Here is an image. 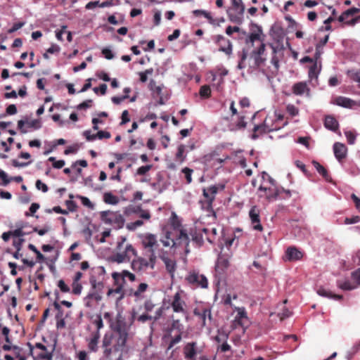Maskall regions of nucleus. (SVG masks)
<instances>
[{
	"mask_svg": "<svg viewBox=\"0 0 360 360\" xmlns=\"http://www.w3.org/2000/svg\"><path fill=\"white\" fill-rule=\"evenodd\" d=\"M165 248H176L181 245H188L189 238L185 230L164 229L160 239Z\"/></svg>",
	"mask_w": 360,
	"mask_h": 360,
	"instance_id": "nucleus-1",
	"label": "nucleus"
},
{
	"mask_svg": "<svg viewBox=\"0 0 360 360\" xmlns=\"http://www.w3.org/2000/svg\"><path fill=\"white\" fill-rule=\"evenodd\" d=\"M126 241L125 237H120L117 243L116 249L119 251L116 254L113 255L111 257L112 262L117 264L129 262L132 256H137L138 252L130 243L125 245L124 250L122 251V248Z\"/></svg>",
	"mask_w": 360,
	"mask_h": 360,
	"instance_id": "nucleus-2",
	"label": "nucleus"
},
{
	"mask_svg": "<svg viewBox=\"0 0 360 360\" xmlns=\"http://www.w3.org/2000/svg\"><path fill=\"white\" fill-rule=\"evenodd\" d=\"M139 238L143 248L146 252H148V255H151L153 253L154 255H158V252L163 250L159 248V243L156 235L150 233H142L139 235Z\"/></svg>",
	"mask_w": 360,
	"mask_h": 360,
	"instance_id": "nucleus-3",
	"label": "nucleus"
},
{
	"mask_svg": "<svg viewBox=\"0 0 360 360\" xmlns=\"http://www.w3.org/2000/svg\"><path fill=\"white\" fill-rule=\"evenodd\" d=\"M145 255L148 257V259L137 257L131 261V267L133 271L140 272L148 268L151 269L155 268L158 256L154 255L153 253L151 255H148L147 253H146Z\"/></svg>",
	"mask_w": 360,
	"mask_h": 360,
	"instance_id": "nucleus-4",
	"label": "nucleus"
},
{
	"mask_svg": "<svg viewBox=\"0 0 360 360\" xmlns=\"http://www.w3.org/2000/svg\"><path fill=\"white\" fill-rule=\"evenodd\" d=\"M244 4H238L236 0H231V6L226 10L229 20L233 23L241 25L244 20Z\"/></svg>",
	"mask_w": 360,
	"mask_h": 360,
	"instance_id": "nucleus-5",
	"label": "nucleus"
},
{
	"mask_svg": "<svg viewBox=\"0 0 360 360\" xmlns=\"http://www.w3.org/2000/svg\"><path fill=\"white\" fill-rule=\"evenodd\" d=\"M218 188L217 186L213 185L207 188L202 189V194L206 198V200L205 202L202 203V207L207 212H212L213 214H214V212L212 209V203L215 199L216 194L218 192Z\"/></svg>",
	"mask_w": 360,
	"mask_h": 360,
	"instance_id": "nucleus-6",
	"label": "nucleus"
},
{
	"mask_svg": "<svg viewBox=\"0 0 360 360\" xmlns=\"http://www.w3.org/2000/svg\"><path fill=\"white\" fill-rule=\"evenodd\" d=\"M169 304L174 313L181 314L183 316H187L186 304L181 297V292H176L169 300Z\"/></svg>",
	"mask_w": 360,
	"mask_h": 360,
	"instance_id": "nucleus-7",
	"label": "nucleus"
},
{
	"mask_svg": "<svg viewBox=\"0 0 360 360\" xmlns=\"http://www.w3.org/2000/svg\"><path fill=\"white\" fill-rule=\"evenodd\" d=\"M101 219L105 224L115 225L119 228L122 227L124 223V219L121 214L110 211L101 212Z\"/></svg>",
	"mask_w": 360,
	"mask_h": 360,
	"instance_id": "nucleus-8",
	"label": "nucleus"
},
{
	"mask_svg": "<svg viewBox=\"0 0 360 360\" xmlns=\"http://www.w3.org/2000/svg\"><path fill=\"white\" fill-rule=\"evenodd\" d=\"M186 280L188 283L202 288H207L208 286V281L206 276L195 271L189 272L186 277Z\"/></svg>",
	"mask_w": 360,
	"mask_h": 360,
	"instance_id": "nucleus-9",
	"label": "nucleus"
},
{
	"mask_svg": "<svg viewBox=\"0 0 360 360\" xmlns=\"http://www.w3.org/2000/svg\"><path fill=\"white\" fill-rule=\"evenodd\" d=\"M214 41L219 46V51L227 56H231L233 52V45L231 41L222 35L214 37Z\"/></svg>",
	"mask_w": 360,
	"mask_h": 360,
	"instance_id": "nucleus-10",
	"label": "nucleus"
},
{
	"mask_svg": "<svg viewBox=\"0 0 360 360\" xmlns=\"http://www.w3.org/2000/svg\"><path fill=\"white\" fill-rule=\"evenodd\" d=\"M111 328L115 333H129L131 326L129 323L126 321L125 318L120 313H119L116 316L115 324L111 326Z\"/></svg>",
	"mask_w": 360,
	"mask_h": 360,
	"instance_id": "nucleus-11",
	"label": "nucleus"
},
{
	"mask_svg": "<svg viewBox=\"0 0 360 360\" xmlns=\"http://www.w3.org/2000/svg\"><path fill=\"white\" fill-rule=\"evenodd\" d=\"M249 217L252 229L255 231H262L263 227L260 222V210L258 207L255 205L251 207L249 211Z\"/></svg>",
	"mask_w": 360,
	"mask_h": 360,
	"instance_id": "nucleus-12",
	"label": "nucleus"
},
{
	"mask_svg": "<svg viewBox=\"0 0 360 360\" xmlns=\"http://www.w3.org/2000/svg\"><path fill=\"white\" fill-rule=\"evenodd\" d=\"M158 257L164 262L168 273L172 276V277H173L176 269V261L173 259L169 258L167 256V252H165V250H160V252H158Z\"/></svg>",
	"mask_w": 360,
	"mask_h": 360,
	"instance_id": "nucleus-13",
	"label": "nucleus"
},
{
	"mask_svg": "<svg viewBox=\"0 0 360 360\" xmlns=\"http://www.w3.org/2000/svg\"><path fill=\"white\" fill-rule=\"evenodd\" d=\"M277 130L276 127H274L272 124L269 122V118H266L262 124L255 125L253 131L254 134L252 135V139L255 140L259 137V135L256 133L259 131L260 134H264Z\"/></svg>",
	"mask_w": 360,
	"mask_h": 360,
	"instance_id": "nucleus-14",
	"label": "nucleus"
},
{
	"mask_svg": "<svg viewBox=\"0 0 360 360\" xmlns=\"http://www.w3.org/2000/svg\"><path fill=\"white\" fill-rule=\"evenodd\" d=\"M259 191H264L266 193V198L269 200L276 199L277 197L280 195V190L276 186V183L274 185L269 184L267 185L262 184L259 188Z\"/></svg>",
	"mask_w": 360,
	"mask_h": 360,
	"instance_id": "nucleus-15",
	"label": "nucleus"
},
{
	"mask_svg": "<svg viewBox=\"0 0 360 360\" xmlns=\"http://www.w3.org/2000/svg\"><path fill=\"white\" fill-rule=\"evenodd\" d=\"M285 256V260L289 262H295L300 260L303 257L304 253L299 250L297 248L290 246L286 249Z\"/></svg>",
	"mask_w": 360,
	"mask_h": 360,
	"instance_id": "nucleus-16",
	"label": "nucleus"
},
{
	"mask_svg": "<svg viewBox=\"0 0 360 360\" xmlns=\"http://www.w3.org/2000/svg\"><path fill=\"white\" fill-rule=\"evenodd\" d=\"M333 149L335 158L339 162H341L347 154L346 146L342 143L336 142L333 144Z\"/></svg>",
	"mask_w": 360,
	"mask_h": 360,
	"instance_id": "nucleus-17",
	"label": "nucleus"
},
{
	"mask_svg": "<svg viewBox=\"0 0 360 360\" xmlns=\"http://www.w3.org/2000/svg\"><path fill=\"white\" fill-rule=\"evenodd\" d=\"M229 265L228 255L219 254L215 264V271L219 274H223Z\"/></svg>",
	"mask_w": 360,
	"mask_h": 360,
	"instance_id": "nucleus-18",
	"label": "nucleus"
},
{
	"mask_svg": "<svg viewBox=\"0 0 360 360\" xmlns=\"http://www.w3.org/2000/svg\"><path fill=\"white\" fill-rule=\"evenodd\" d=\"M115 342L113 345L115 351H123L129 337V333H115Z\"/></svg>",
	"mask_w": 360,
	"mask_h": 360,
	"instance_id": "nucleus-19",
	"label": "nucleus"
},
{
	"mask_svg": "<svg viewBox=\"0 0 360 360\" xmlns=\"http://www.w3.org/2000/svg\"><path fill=\"white\" fill-rule=\"evenodd\" d=\"M333 103L343 108L350 109L354 108L357 105V103L355 101L344 96L336 97L333 101Z\"/></svg>",
	"mask_w": 360,
	"mask_h": 360,
	"instance_id": "nucleus-20",
	"label": "nucleus"
},
{
	"mask_svg": "<svg viewBox=\"0 0 360 360\" xmlns=\"http://www.w3.org/2000/svg\"><path fill=\"white\" fill-rule=\"evenodd\" d=\"M196 342H192L187 343L184 348V357L186 359L193 360L195 359L196 356Z\"/></svg>",
	"mask_w": 360,
	"mask_h": 360,
	"instance_id": "nucleus-21",
	"label": "nucleus"
},
{
	"mask_svg": "<svg viewBox=\"0 0 360 360\" xmlns=\"http://www.w3.org/2000/svg\"><path fill=\"white\" fill-rule=\"evenodd\" d=\"M252 27H255L256 30H253L252 29V32L248 35V38L246 39V42H250L252 44H254V42L257 40L259 41H263V39H261V34H262V27L257 24H252Z\"/></svg>",
	"mask_w": 360,
	"mask_h": 360,
	"instance_id": "nucleus-22",
	"label": "nucleus"
},
{
	"mask_svg": "<svg viewBox=\"0 0 360 360\" xmlns=\"http://www.w3.org/2000/svg\"><path fill=\"white\" fill-rule=\"evenodd\" d=\"M100 332L95 331L92 333L91 338L87 340L88 348L90 352H96L98 349V343L100 339Z\"/></svg>",
	"mask_w": 360,
	"mask_h": 360,
	"instance_id": "nucleus-23",
	"label": "nucleus"
},
{
	"mask_svg": "<svg viewBox=\"0 0 360 360\" xmlns=\"http://www.w3.org/2000/svg\"><path fill=\"white\" fill-rule=\"evenodd\" d=\"M102 291L98 290H90L89 292L87 294V295L84 297V300L85 302V305L87 307H91L92 305L90 303L91 300H94L96 302H99L102 299L101 296Z\"/></svg>",
	"mask_w": 360,
	"mask_h": 360,
	"instance_id": "nucleus-24",
	"label": "nucleus"
},
{
	"mask_svg": "<svg viewBox=\"0 0 360 360\" xmlns=\"http://www.w3.org/2000/svg\"><path fill=\"white\" fill-rule=\"evenodd\" d=\"M194 314L195 316H198L200 318V319L202 321V326H205L206 325L207 317L210 320L212 319L211 310L209 308H204L202 309V311L195 309Z\"/></svg>",
	"mask_w": 360,
	"mask_h": 360,
	"instance_id": "nucleus-25",
	"label": "nucleus"
},
{
	"mask_svg": "<svg viewBox=\"0 0 360 360\" xmlns=\"http://www.w3.org/2000/svg\"><path fill=\"white\" fill-rule=\"evenodd\" d=\"M324 126L330 131H336L338 129L339 123L334 117L328 115L325 118Z\"/></svg>",
	"mask_w": 360,
	"mask_h": 360,
	"instance_id": "nucleus-26",
	"label": "nucleus"
},
{
	"mask_svg": "<svg viewBox=\"0 0 360 360\" xmlns=\"http://www.w3.org/2000/svg\"><path fill=\"white\" fill-rule=\"evenodd\" d=\"M246 122L245 121V116L241 115L238 117L236 123H231L229 124V129L230 131H238L243 129L246 127Z\"/></svg>",
	"mask_w": 360,
	"mask_h": 360,
	"instance_id": "nucleus-27",
	"label": "nucleus"
},
{
	"mask_svg": "<svg viewBox=\"0 0 360 360\" xmlns=\"http://www.w3.org/2000/svg\"><path fill=\"white\" fill-rule=\"evenodd\" d=\"M309 89L307 87V85L305 82H297L292 86V92L297 96H302L305 92L309 93Z\"/></svg>",
	"mask_w": 360,
	"mask_h": 360,
	"instance_id": "nucleus-28",
	"label": "nucleus"
},
{
	"mask_svg": "<svg viewBox=\"0 0 360 360\" xmlns=\"http://www.w3.org/2000/svg\"><path fill=\"white\" fill-rule=\"evenodd\" d=\"M316 292L320 296H322L324 297H328L330 299H334L336 300H340L342 299V295L333 294L331 291H329L322 287H320L319 288H318L316 290Z\"/></svg>",
	"mask_w": 360,
	"mask_h": 360,
	"instance_id": "nucleus-29",
	"label": "nucleus"
},
{
	"mask_svg": "<svg viewBox=\"0 0 360 360\" xmlns=\"http://www.w3.org/2000/svg\"><path fill=\"white\" fill-rule=\"evenodd\" d=\"M321 72V64L319 65L317 62L316 61L309 70V77L310 79H317L318 76Z\"/></svg>",
	"mask_w": 360,
	"mask_h": 360,
	"instance_id": "nucleus-30",
	"label": "nucleus"
},
{
	"mask_svg": "<svg viewBox=\"0 0 360 360\" xmlns=\"http://www.w3.org/2000/svg\"><path fill=\"white\" fill-rule=\"evenodd\" d=\"M337 285L339 288H340L343 290H352L356 288V285L352 284L348 280H345V281L339 280L337 282Z\"/></svg>",
	"mask_w": 360,
	"mask_h": 360,
	"instance_id": "nucleus-31",
	"label": "nucleus"
},
{
	"mask_svg": "<svg viewBox=\"0 0 360 360\" xmlns=\"http://www.w3.org/2000/svg\"><path fill=\"white\" fill-rule=\"evenodd\" d=\"M103 201L108 205H117L119 202L118 198L110 192L105 193L103 195Z\"/></svg>",
	"mask_w": 360,
	"mask_h": 360,
	"instance_id": "nucleus-32",
	"label": "nucleus"
},
{
	"mask_svg": "<svg viewBox=\"0 0 360 360\" xmlns=\"http://www.w3.org/2000/svg\"><path fill=\"white\" fill-rule=\"evenodd\" d=\"M89 283L91 285V290L102 291L103 288V283L101 281H98L96 276H91L89 278Z\"/></svg>",
	"mask_w": 360,
	"mask_h": 360,
	"instance_id": "nucleus-33",
	"label": "nucleus"
},
{
	"mask_svg": "<svg viewBox=\"0 0 360 360\" xmlns=\"http://www.w3.org/2000/svg\"><path fill=\"white\" fill-rule=\"evenodd\" d=\"M239 57V61L238 64V68L240 70L244 69L246 67L245 60L248 57V52L245 49H243L241 51L238 53Z\"/></svg>",
	"mask_w": 360,
	"mask_h": 360,
	"instance_id": "nucleus-34",
	"label": "nucleus"
},
{
	"mask_svg": "<svg viewBox=\"0 0 360 360\" xmlns=\"http://www.w3.org/2000/svg\"><path fill=\"white\" fill-rule=\"evenodd\" d=\"M112 276L114 279H117L118 277L120 276H122V278H129L131 281H134L135 279H136V276L134 274L129 272V271L127 270H124L122 271L121 275L117 272H114L112 274Z\"/></svg>",
	"mask_w": 360,
	"mask_h": 360,
	"instance_id": "nucleus-35",
	"label": "nucleus"
},
{
	"mask_svg": "<svg viewBox=\"0 0 360 360\" xmlns=\"http://www.w3.org/2000/svg\"><path fill=\"white\" fill-rule=\"evenodd\" d=\"M172 323L169 328V332H172L173 330H176L179 333H182L184 330V326L181 323L179 319H174V316H172Z\"/></svg>",
	"mask_w": 360,
	"mask_h": 360,
	"instance_id": "nucleus-36",
	"label": "nucleus"
},
{
	"mask_svg": "<svg viewBox=\"0 0 360 360\" xmlns=\"http://www.w3.org/2000/svg\"><path fill=\"white\" fill-rule=\"evenodd\" d=\"M148 287V284L145 283L139 284L136 290L134 291V292L133 293L134 296L137 299L142 298L143 297L141 296V294L147 290Z\"/></svg>",
	"mask_w": 360,
	"mask_h": 360,
	"instance_id": "nucleus-37",
	"label": "nucleus"
},
{
	"mask_svg": "<svg viewBox=\"0 0 360 360\" xmlns=\"http://www.w3.org/2000/svg\"><path fill=\"white\" fill-rule=\"evenodd\" d=\"M115 352L113 346L110 348L103 349V356L101 360H112V354Z\"/></svg>",
	"mask_w": 360,
	"mask_h": 360,
	"instance_id": "nucleus-38",
	"label": "nucleus"
},
{
	"mask_svg": "<svg viewBox=\"0 0 360 360\" xmlns=\"http://www.w3.org/2000/svg\"><path fill=\"white\" fill-rule=\"evenodd\" d=\"M314 165L316 169V171L323 176L326 180L328 179V174L327 170L319 162H314Z\"/></svg>",
	"mask_w": 360,
	"mask_h": 360,
	"instance_id": "nucleus-39",
	"label": "nucleus"
},
{
	"mask_svg": "<svg viewBox=\"0 0 360 360\" xmlns=\"http://www.w3.org/2000/svg\"><path fill=\"white\" fill-rule=\"evenodd\" d=\"M193 14L195 16L203 15L210 22L213 20L211 14L205 10H199V9L194 10V11H193Z\"/></svg>",
	"mask_w": 360,
	"mask_h": 360,
	"instance_id": "nucleus-40",
	"label": "nucleus"
},
{
	"mask_svg": "<svg viewBox=\"0 0 360 360\" xmlns=\"http://www.w3.org/2000/svg\"><path fill=\"white\" fill-rule=\"evenodd\" d=\"M345 135L347 138V142L350 145L354 144L356 139V134L352 131H345Z\"/></svg>",
	"mask_w": 360,
	"mask_h": 360,
	"instance_id": "nucleus-41",
	"label": "nucleus"
},
{
	"mask_svg": "<svg viewBox=\"0 0 360 360\" xmlns=\"http://www.w3.org/2000/svg\"><path fill=\"white\" fill-rule=\"evenodd\" d=\"M251 58L253 59L254 66L256 68L261 66L265 60V59L262 57V55H257L253 53L251 54Z\"/></svg>",
	"mask_w": 360,
	"mask_h": 360,
	"instance_id": "nucleus-42",
	"label": "nucleus"
},
{
	"mask_svg": "<svg viewBox=\"0 0 360 360\" xmlns=\"http://www.w3.org/2000/svg\"><path fill=\"white\" fill-rule=\"evenodd\" d=\"M72 292L74 295H81L83 288H82V284L79 282L73 281L72 283Z\"/></svg>",
	"mask_w": 360,
	"mask_h": 360,
	"instance_id": "nucleus-43",
	"label": "nucleus"
},
{
	"mask_svg": "<svg viewBox=\"0 0 360 360\" xmlns=\"http://www.w3.org/2000/svg\"><path fill=\"white\" fill-rule=\"evenodd\" d=\"M143 224V221L142 220H136L133 222L128 223L126 226L127 229L129 231H135L138 227L141 226Z\"/></svg>",
	"mask_w": 360,
	"mask_h": 360,
	"instance_id": "nucleus-44",
	"label": "nucleus"
},
{
	"mask_svg": "<svg viewBox=\"0 0 360 360\" xmlns=\"http://www.w3.org/2000/svg\"><path fill=\"white\" fill-rule=\"evenodd\" d=\"M185 152V146L179 145L177 148V152L176 154V158L179 160L181 162H184L185 160V157L184 156V153Z\"/></svg>",
	"mask_w": 360,
	"mask_h": 360,
	"instance_id": "nucleus-45",
	"label": "nucleus"
},
{
	"mask_svg": "<svg viewBox=\"0 0 360 360\" xmlns=\"http://www.w3.org/2000/svg\"><path fill=\"white\" fill-rule=\"evenodd\" d=\"M181 172L184 174L187 184H191L192 182V174L193 170L188 167H184L182 169Z\"/></svg>",
	"mask_w": 360,
	"mask_h": 360,
	"instance_id": "nucleus-46",
	"label": "nucleus"
},
{
	"mask_svg": "<svg viewBox=\"0 0 360 360\" xmlns=\"http://www.w3.org/2000/svg\"><path fill=\"white\" fill-rule=\"evenodd\" d=\"M348 75L353 81L358 83V85L360 87V70L355 72L349 71Z\"/></svg>",
	"mask_w": 360,
	"mask_h": 360,
	"instance_id": "nucleus-47",
	"label": "nucleus"
},
{
	"mask_svg": "<svg viewBox=\"0 0 360 360\" xmlns=\"http://www.w3.org/2000/svg\"><path fill=\"white\" fill-rule=\"evenodd\" d=\"M153 73V68L147 69L144 72H139L140 81L143 83L146 82L148 80V75H150Z\"/></svg>",
	"mask_w": 360,
	"mask_h": 360,
	"instance_id": "nucleus-48",
	"label": "nucleus"
},
{
	"mask_svg": "<svg viewBox=\"0 0 360 360\" xmlns=\"http://www.w3.org/2000/svg\"><path fill=\"white\" fill-rule=\"evenodd\" d=\"M155 307V304L150 299L146 300L144 302L143 308H144L145 312L148 313V312L152 311L154 309Z\"/></svg>",
	"mask_w": 360,
	"mask_h": 360,
	"instance_id": "nucleus-49",
	"label": "nucleus"
},
{
	"mask_svg": "<svg viewBox=\"0 0 360 360\" xmlns=\"http://www.w3.org/2000/svg\"><path fill=\"white\" fill-rule=\"evenodd\" d=\"M26 125L28 128H32L34 129H39L41 127V123L39 120H33L30 122L26 121Z\"/></svg>",
	"mask_w": 360,
	"mask_h": 360,
	"instance_id": "nucleus-50",
	"label": "nucleus"
},
{
	"mask_svg": "<svg viewBox=\"0 0 360 360\" xmlns=\"http://www.w3.org/2000/svg\"><path fill=\"white\" fill-rule=\"evenodd\" d=\"M0 179L2 180L1 185L4 186H7L11 181V179L9 178L6 172L2 169H0Z\"/></svg>",
	"mask_w": 360,
	"mask_h": 360,
	"instance_id": "nucleus-51",
	"label": "nucleus"
},
{
	"mask_svg": "<svg viewBox=\"0 0 360 360\" xmlns=\"http://www.w3.org/2000/svg\"><path fill=\"white\" fill-rule=\"evenodd\" d=\"M286 110L288 113L292 117L298 115L299 114V109L292 104H288L286 106Z\"/></svg>",
	"mask_w": 360,
	"mask_h": 360,
	"instance_id": "nucleus-52",
	"label": "nucleus"
},
{
	"mask_svg": "<svg viewBox=\"0 0 360 360\" xmlns=\"http://www.w3.org/2000/svg\"><path fill=\"white\" fill-rule=\"evenodd\" d=\"M150 320H152V316L147 312L143 313L136 318V321L141 323H144Z\"/></svg>",
	"mask_w": 360,
	"mask_h": 360,
	"instance_id": "nucleus-53",
	"label": "nucleus"
},
{
	"mask_svg": "<svg viewBox=\"0 0 360 360\" xmlns=\"http://www.w3.org/2000/svg\"><path fill=\"white\" fill-rule=\"evenodd\" d=\"M262 178L263 179V184L266 185L267 183H269L271 185H274V183H276L275 180L270 176L266 172H263L262 173Z\"/></svg>",
	"mask_w": 360,
	"mask_h": 360,
	"instance_id": "nucleus-54",
	"label": "nucleus"
},
{
	"mask_svg": "<svg viewBox=\"0 0 360 360\" xmlns=\"http://www.w3.org/2000/svg\"><path fill=\"white\" fill-rule=\"evenodd\" d=\"M181 333H179L174 338H172L167 347V350L171 349L175 345L178 344L181 340Z\"/></svg>",
	"mask_w": 360,
	"mask_h": 360,
	"instance_id": "nucleus-55",
	"label": "nucleus"
},
{
	"mask_svg": "<svg viewBox=\"0 0 360 360\" xmlns=\"http://www.w3.org/2000/svg\"><path fill=\"white\" fill-rule=\"evenodd\" d=\"M199 94L201 97L207 98L210 96L211 89L209 86L204 85L200 87Z\"/></svg>",
	"mask_w": 360,
	"mask_h": 360,
	"instance_id": "nucleus-56",
	"label": "nucleus"
},
{
	"mask_svg": "<svg viewBox=\"0 0 360 360\" xmlns=\"http://www.w3.org/2000/svg\"><path fill=\"white\" fill-rule=\"evenodd\" d=\"M151 168H152L151 165L141 166L138 168V169L136 171V174L140 175V176L145 175L148 172H149L151 169Z\"/></svg>",
	"mask_w": 360,
	"mask_h": 360,
	"instance_id": "nucleus-57",
	"label": "nucleus"
},
{
	"mask_svg": "<svg viewBox=\"0 0 360 360\" xmlns=\"http://www.w3.org/2000/svg\"><path fill=\"white\" fill-rule=\"evenodd\" d=\"M18 128L22 134H26L29 131L28 127L26 125V122L22 120L18 122Z\"/></svg>",
	"mask_w": 360,
	"mask_h": 360,
	"instance_id": "nucleus-58",
	"label": "nucleus"
},
{
	"mask_svg": "<svg viewBox=\"0 0 360 360\" xmlns=\"http://www.w3.org/2000/svg\"><path fill=\"white\" fill-rule=\"evenodd\" d=\"M25 25V22H24V21L14 23L13 25L12 26V27L8 30V33H9V34L13 33V32H16L17 30H18L19 29L22 28Z\"/></svg>",
	"mask_w": 360,
	"mask_h": 360,
	"instance_id": "nucleus-59",
	"label": "nucleus"
},
{
	"mask_svg": "<svg viewBox=\"0 0 360 360\" xmlns=\"http://www.w3.org/2000/svg\"><path fill=\"white\" fill-rule=\"evenodd\" d=\"M92 102H93V101L91 99H87V100L83 101L82 103H79L77 106V110H83V109L89 108L91 106Z\"/></svg>",
	"mask_w": 360,
	"mask_h": 360,
	"instance_id": "nucleus-60",
	"label": "nucleus"
},
{
	"mask_svg": "<svg viewBox=\"0 0 360 360\" xmlns=\"http://www.w3.org/2000/svg\"><path fill=\"white\" fill-rule=\"evenodd\" d=\"M78 198L81 200V202L84 206H86L89 208L94 207L93 203L87 197L79 195Z\"/></svg>",
	"mask_w": 360,
	"mask_h": 360,
	"instance_id": "nucleus-61",
	"label": "nucleus"
},
{
	"mask_svg": "<svg viewBox=\"0 0 360 360\" xmlns=\"http://www.w3.org/2000/svg\"><path fill=\"white\" fill-rule=\"evenodd\" d=\"M13 350L15 352L16 358L18 359V360H26L27 357L25 355H21L20 352L22 349L18 346H13Z\"/></svg>",
	"mask_w": 360,
	"mask_h": 360,
	"instance_id": "nucleus-62",
	"label": "nucleus"
},
{
	"mask_svg": "<svg viewBox=\"0 0 360 360\" xmlns=\"http://www.w3.org/2000/svg\"><path fill=\"white\" fill-rule=\"evenodd\" d=\"M360 221L359 216H353L352 217H346L345 219V224H354Z\"/></svg>",
	"mask_w": 360,
	"mask_h": 360,
	"instance_id": "nucleus-63",
	"label": "nucleus"
},
{
	"mask_svg": "<svg viewBox=\"0 0 360 360\" xmlns=\"http://www.w3.org/2000/svg\"><path fill=\"white\" fill-rule=\"evenodd\" d=\"M76 357L78 360H89L88 353L85 350L78 352L76 354Z\"/></svg>",
	"mask_w": 360,
	"mask_h": 360,
	"instance_id": "nucleus-64",
	"label": "nucleus"
}]
</instances>
